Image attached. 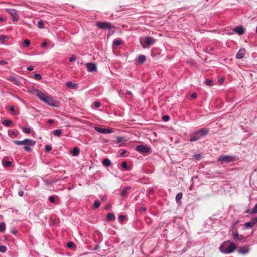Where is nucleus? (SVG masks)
Listing matches in <instances>:
<instances>
[{
  "label": "nucleus",
  "mask_w": 257,
  "mask_h": 257,
  "mask_svg": "<svg viewBox=\"0 0 257 257\" xmlns=\"http://www.w3.org/2000/svg\"><path fill=\"white\" fill-rule=\"evenodd\" d=\"M228 241H224L219 246V250L226 254L230 253L233 252L236 248V245L233 242H230L227 248H224V246H227Z\"/></svg>",
  "instance_id": "obj_1"
},
{
  "label": "nucleus",
  "mask_w": 257,
  "mask_h": 257,
  "mask_svg": "<svg viewBox=\"0 0 257 257\" xmlns=\"http://www.w3.org/2000/svg\"><path fill=\"white\" fill-rule=\"evenodd\" d=\"M38 98L41 101L50 106L54 107H57L58 106L56 101H55L52 97H50L44 93H40L38 94Z\"/></svg>",
  "instance_id": "obj_2"
},
{
  "label": "nucleus",
  "mask_w": 257,
  "mask_h": 257,
  "mask_svg": "<svg viewBox=\"0 0 257 257\" xmlns=\"http://www.w3.org/2000/svg\"><path fill=\"white\" fill-rule=\"evenodd\" d=\"M208 133V131L204 128L198 131L192 133L190 136L189 141L190 142H195L198 140L201 137L206 135Z\"/></svg>",
  "instance_id": "obj_3"
},
{
  "label": "nucleus",
  "mask_w": 257,
  "mask_h": 257,
  "mask_svg": "<svg viewBox=\"0 0 257 257\" xmlns=\"http://www.w3.org/2000/svg\"><path fill=\"white\" fill-rule=\"evenodd\" d=\"M96 26L103 30H110L112 28L111 24L107 22H98L96 23Z\"/></svg>",
  "instance_id": "obj_4"
},
{
  "label": "nucleus",
  "mask_w": 257,
  "mask_h": 257,
  "mask_svg": "<svg viewBox=\"0 0 257 257\" xmlns=\"http://www.w3.org/2000/svg\"><path fill=\"white\" fill-rule=\"evenodd\" d=\"M235 160V157L229 155L221 156L217 159V162H224L230 163Z\"/></svg>",
  "instance_id": "obj_5"
},
{
  "label": "nucleus",
  "mask_w": 257,
  "mask_h": 257,
  "mask_svg": "<svg viewBox=\"0 0 257 257\" xmlns=\"http://www.w3.org/2000/svg\"><path fill=\"white\" fill-rule=\"evenodd\" d=\"M7 12L12 16L13 21H18L19 16L17 13V11L15 9H9L7 10Z\"/></svg>",
  "instance_id": "obj_6"
},
{
  "label": "nucleus",
  "mask_w": 257,
  "mask_h": 257,
  "mask_svg": "<svg viewBox=\"0 0 257 257\" xmlns=\"http://www.w3.org/2000/svg\"><path fill=\"white\" fill-rule=\"evenodd\" d=\"M94 130L96 132L103 134H110L113 132L112 128H101L98 126H95Z\"/></svg>",
  "instance_id": "obj_7"
},
{
  "label": "nucleus",
  "mask_w": 257,
  "mask_h": 257,
  "mask_svg": "<svg viewBox=\"0 0 257 257\" xmlns=\"http://www.w3.org/2000/svg\"><path fill=\"white\" fill-rule=\"evenodd\" d=\"M257 224V217L252 218L250 221L246 222L243 226L244 229L251 228L254 225Z\"/></svg>",
  "instance_id": "obj_8"
},
{
  "label": "nucleus",
  "mask_w": 257,
  "mask_h": 257,
  "mask_svg": "<svg viewBox=\"0 0 257 257\" xmlns=\"http://www.w3.org/2000/svg\"><path fill=\"white\" fill-rule=\"evenodd\" d=\"M87 70L88 72H93L97 70L96 65L94 63H88L86 64Z\"/></svg>",
  "instance_id": "obj_9"
},
{
  "label": "nucleus",
  "mask_w": 257,
  "mask_h": 257,
  "mask_svg": "<svg viewBox=\"0 0 257 257\" xmlns=\"http://www.w3.org/2000/svg\"><path fill=\"white\" fill-rule=\"evenodd\" d=\"M245 54V50L244 48H242L239 50L236 55V58L238 59H242Z\"/></svg>",
  "instance_id": "obj_10"
},
{
  "label": "nucleus",
  "mask_w": 257,
  "mask_h": 257,
  "mask_svg": "<svg viewBox=\"0 0 257 257\" xmlns=\"http://www.w3.org/2000/svg\"><path fill=\"white\" fill-rule=\"evenodd\" d=\"M233 31L239 35H242L244 33V29L241 26L236 27L233 28Z\"/></svg>",
  "instance_id": "obj_11"
},
{
  "label": "nucleus",
  "mask_w": 257,
  "mask_h": 257,
  "mask_svg": "<svg viewBox=\"0 0 257 257\" xmlns=\"http://www.w3.org/2000/svg\"><path fill=\"white\" fill-rule=\"evenodd\" d=\"M35 144L36 141L34 140L28 139L24 140V145L34 146Z\"/></svg>",
  "instance_id": "obj_12"
},
{
  "label": "nucleus",
  "mask_w": 257,
  "mask_h": 257,
  "mask_svg": "<svg viewBox=\"0 0 257 257\" xmlns=\"http://www.w3.org/2000/svg\"><path fill=\"white\" fill-rule=\"evenodd\" d=\"M155 42V40L152 37H146V48L147 45L150 46Z\"/></svg>",
  "instance_id": "obj_13"
},
{
  "label": "nucleus",
  "mask_w": 257,
  "mask_h": 257,
  "mask_svg": "<svg viewBox=\"0 0 257 257\" xmlns=\"http://www.w3.org/2000/svg\"><path fill=\"white\" fill-rule=\"evenodd\" d=\"M249 251V248L248 246H244L243 247H241L239 249H238V252L239 253H241L243 254H246Z\"/></svg>",
  "instance_id": "obj_14"
},
{
  "label": "nucleus",
  "mask_w": 257,
  "mask_h": 257,
  "mask_svg": "<svg viewBox=\"0 0 257 257\" xmlns=\"http://www.w3.org/2000/svg\"><path fill=\"white\" fill-rule=\"evenodd\" d=\"M66 85L67 87L71 88V89H76L77 88V84L74 83H73L71 81L67 82L66 83Z\"/></svg>",
  "instance_id": "obj_15"
},
{
  "label": "nucleus",
  "mask_w": 257,
  "mask_h": 257,
  "mask_svg": "<svg viewBox=\"0 0 257 257\" xmlns=\"http://www.w3.org/2000/svg\"><path fill=\"white\" fill-rule=\"evenodd\" d=\"M232 235L233 238L235 240H241L242 239V236L239 235L236 232H233Z\"/></svg>",
  "instance_id": "obj_16"
},
{
  "label": "nucleus",
  "mask_w": 257,
  "mask_h": 257,
  "mask_svg": "<svg viewBox=\"0 0 257 257\" xmlns=\"http://www.w3.org/2000/svg\"><path fill=\"white\" fill-rule=\"evenodd\" d=\"M102 163L104 167H108L111 165V163L109 159L106 158L102 160Z\"/></svg>",
  "instance_id": "obj_17"
},
{
  "label": "nucleus",
  "mask_w": 257,
  "mask_h": 257,
  "mask_svg": "<svg viewBox=\"0 0 257 257\" xmlns=\"http://www.w3.org/2000/svg\"><path fill=\"white\" fill-rule=\"evenodd\" d=\"M8 79L11 81L14 82L16 84L19 85L20 83L18 78L13 76H9Z\"/></svg>",
  "instance_id": "obj_18"
},
{
  "label": "nucleus",
  "mask_w": 257,
  "mask_h": 257,
  "mask_svg": "<svg viewBox=\"0 0 257 257\" xmlns=\"http://www.w3.org/2000/svg\"><path fill=\"white\" fill-rule=\"evenodd\" d=\"M72 154L74 156H78L80 153V150L77 147H74L72 150Z\"/></svg>",
  "instance_id": "obj_19"
},
{
  "label": "nucleus",
  "mask_w": 257,
  "mask_h": 257,
  "mask_svg": "<svg viewBox=\"0 0 257 257\" xmlns=\"http://www.w3.org/2000/svg\"><path fill=\"white\" fill-rule=\"evenodd\" d=\"M131 189V187H129V186H126L121 191V193H120V195L121 196H125L126 195V193H127V192L130 190Z\"/></svg>",
  "instance_id": "obj_20"
},
{
  "label": "nucleus",
  "mask_w": 257,
  "mask_h": 257,
  "mask_svg": "<svg viewBox=\"0 0 257 257\" xmlns=\"http://www.w3.org/2000/svg\"><path fill=\"white\" fill-rule=\"evenodd\" d=\"M2 123L7 127H10L12 124L13 122L10 120L5 119L2 122Z\"/></svg>",
  "instance_id": "obj_21"
},
{
  "label": "nucleus",
  "mask_w": 257,
  "mask_h": 257,
  "mask_svg": "<svg viewBox=\"0 0 257 257\" xmlns=\"http://www.w3.org/2000/svg\"><path fill=\"white\" fill-rule=\"evenodd\" d=\"M107 218L110 221H114L115 219V217L113 213H108L107 214Z\"/></svg>",
  "instance_id": "obj_22"
},
{
  "label": "nucleus",
  "mask_w": 257,
  "mask_h": 257,
  "mask_svg": "<svg viewBox=\"0 0 257 257\" xmlns=\"http://www.w3.org/2000/svg\"><path fill=\"white\" fill-rule=\"evenodd\" d=\"M122 42L121 40L119 39H114L113 41V45L114 46H118L121 45Z\"/></svg>",
  "instance_id": "obj_23"
},
{
  "label": "nucleus",
  "mask_w": 257,
  "mask_h": 257,
  "mask_svg": "<svg viewBox=\"0 0 257 257\" xmlns=\"http://www.w3.org/2000/svg\"><path fill=\"white\" fill-rule=\"evenodd\" d=\"M137 151L141 153H145V145L138 146L136 148Z\"/></svg>",
  "instance_id": "obj_24"
},
{
  "label": "nucleus",
  "mask_w": 257,
  "mask_h": 257,
  "mask_svg": "<svg viewBox=\"0 0 257 257\" xmlns=\"http://www.w3.org/2000/svg\"><path fill=\"white\" fill-rule=\"evenodd\" d=\"M116 139V142L117 143H119L120 142H124L126 141V140L125 139L124 137H117Z\"/></svg>",
  "instance_id": "obj_25"
},
{
  "label": "nucleus",
  "mask_w": 257,
  "mask_h": 257,
  "mask_svg": "<svg viewBox=\"0 0 257 257\" xmlns=\"http://www.w3.org/2000/svg\"><path fill=\"white\" fill-rule=\"evenodd\" d=\"M6 230V224L4 222L0 223V232H4Z\"/></svg>",
  "instance_id": "obj_26"
},
{
  "label": "nucleus",
  "mask_w": 257,
  "mask_h": 257,
  "mask_svg": "<svg viewBox=\"0 0 257 257\" xmlns=\"http://www.w3.org/2000/svg\"><path fill=\"white\" fill-rule=\"evenodd\" d=\"M183 194L182 193H178L176 196V202H179L181 199L182 198Z\"/></svg>",
  "instance_id": "obj_27"
},
{
  "label": "nucleus",
  "mask_w": 257,
  "mask_h": 257,
  "mask_svg": "<svg viewBox=\"0 0 257 257\" xmlns=\"http://www.w3.org/2000/svg\"><path fill=\"white\" fill-rule=\"evenodd\" d=\"M31 92L33 93V94H36V95L38 97V94L40 93H43L42 91H41L40 90H38V89H35V88H32L31 89Z\"/></svg>",
  "instance_id": "obj_28"
},
{
  "label": "nucleus",
  "mask_w": 257,
  "mask_h": 257,
  "mask_svg": "<svg viewBox=\"0 0 257 257\" xmlns=\"http://www.w3.org/2000/svg\"><path fill=\"white\" fill-rule=\"evenodd\" d=\"M53 134L54 136H60L62 134V131L61 130H56L53 132Z\"/></svg>",
  "instance_id": "obj_29"
},
{
  "label": "nucleus",
  "mask_w": 257,
  "mask_h": 257,
  "mask_svg": "<svg viewBox=\"0 0 257 257\" xmlns=\"http://www.w3.org/2000/svg\"><path fill=\"white\" fill-rule=\"evenodd\" d=\"M100 205V202L98 200H95L93 204V207L94 209H97L99 207Z\"/></svg>",
  "instance_id": "obj_30"
},
{
  "label": "nucleus",
  "mask_w": 257,
  "mask_h": 257,
  "mask_svg": "<svg viewBox=\"0 0 257 257\" xmlns=\"http://www.w3.org/2000/svg\"><path fill=\"white\" fill-rule=\"evenodd\" d=\"M138 61L140 63H143L145 62V55H140L138 57Z\"/></svg>",
  "instance_id": "obj_31"
},
{
  "label": "nucleus",
  "mask_w": 257,
  "mask_h": 257,
  "mask_svg": "<svg viewBox=\"0 0 257 257\" xmlns=\"http://www.w3.org/2000/svg\"><path fill=\"white\" fill-rule=\"evenodd\" d=\"M22 131L24 133H25L27 134H29L31 132V129L29 127H23Z\"/></svg>",
  "instance_id": "obj_32"
},
{
  "label": "nucleus",
  "mask_w": 257,
  "mask_h": 257,
  "mask_svg": "<svg viewBox=\"0 0 257 257\" xmlns=\"http://www.w3.org/2000/svg\"><path fill=\"white\" fill-rule=\"evenodd\" d=\"M34 78L38 80H40L42 79V76L40 74L36 73L34 74Z\"/></svg>",
  "instance_id": "obj_33"
},
{
  "label": "nucleus",
  "mask_w": 257,
  "mask_h": 257,
  "mask_svg": "<svg viewBox=\"0 0 257 257\" xmlns=\"http://www.w3.org/2000/svg\"><path fill=\"white\" fill-rule=\"evenodd\" d=\"M4 165L7 167H10L11 166L12 163L10 161H6L4 163Z\"/></svg>",
  "instance_id": "obj_34"
},
{
  "label": "nucleus",
  "mask_w": 257,
  "mask_h": 257,
  "mask_svg": "<svg viewBox=\"0 0 257 257\" xmlns=\"http://www.w3.org/2000/svg\"><path fill=\"white\" fill-rule=\"evenodd\" d=\"M202 157V155L199 154H195L193 155V158L196 160H199Z\"/></svg>",
  "instance_id": "obj_35"
},
{
  "label": "nucleus",
  "mask_w": 257,
  "mask_h": 257,
  "mask_svg": "<svg viewBox=\"0 0 257 257\" xmlns=\"http://www.w3.org/2000/svg\"><path fill=\"white\" fill-rule=\"evenodd\" d=\"M7 248L5 245H0V252H6L7 251Z\"/></svg>",
  "instance_id": "obj_36"
},
{
  "label": "nucleus",
  "mask_w": 257,
  "mask_h": 257,
  "mask_svg": "<svg viewBox=\"0 0 257 257\" xmlns=\"http://www.w3.org/2000/svg\"><path fill=\"white\" fill-rule=\"evenodd\" d=\"M14 143L17 145H24V140L23 141H14Z\"/></svg>",
  "instance_id": "obj_37"
},
{
  "label": "nucleus",
  "mask_w": 257,
  "mask_h": 257,
  "mask_svg": "<svg viewBox=\"0 0 257 257\" xmlns=\"http://www.w3.org/2000/svg\"><path fill=\"white\" fill-rule=\"evenodd\" d=\"M38 26L39 28H43L44 22L42 20H40L38 22Z\"/></svg>",
  "instance_id": "obj_38"
},
{
  "label": "nucleus",
  "mask_w": 257,
  "mask_h": 257,
  "mask_svg": "<svg viewBox=\"0 0 257 257\" xmlns=\"http://www.w3.org/2000/svg\"><path fill=\"white\" fill-rule=\"evenodd\" d=\"M24 43L26 47H28L30 45V41L28 39H25L24 41Z\"/></svg>",
  "instance_id": "obj_39"
},
{
  "label": "nucleus",
  "mask_w": 257,
  "mask_h": 257,
  "mask_svg": "<svg viewBox=\"0 0 257 257\" xmlns=\"http://www.w3.org/2000/svg\"><path fill=\"white\" fill-rule=\"evenodd\" d=\"M76 57L75 55H72L71 57L69 58V62H74L76 60Z\"/></svg>",
  "instance_id": "obj_40"
},
{
  "label": "nucleus",
  "mask_w": 257,
  "mask_h": 257,
  "mask_svg": "<svg viewBox=\"0 0 257 257\" xmlns=\"http://www.w3.org/2000/svg\"><path fill=\"white\" fill-rule=\"evenodd\" d=\"M30 146H25L24 147V149H25V150H26V151L28 152H31L32 151V149L30 147Z\"/></svg>",
  "instance_id": "obj_41"
},
{
  "label": "nucleus",
  "mask_w": 257,
  "mask_h": 257,
  "mask_svg": "<svg viewBox=\"0 0 257 257\" xmlns=\"http://www.w3.org/2000/svg\"><path fill=\"white\" fill-rule=\"evenodd\" d=\"M50 202L51 203H55V197L53 196H51L49 198Z\"/></svg>",
  "instance_id": "obj_42"
},
{
  "label": "nucleus",
  "mask_w": 257,
  "mask_h": 257,
  "mask_svg": "<svg viewBox=\"0 0 257 257\" xmlns=\"http://www.w3.org/2000/svg\"><path fill=\"white\" fill-rule=\"evenodd\" d=\"M121 166L123 168L126 169L127 168V164L126 162L123 161L121 163Z\"/></svg>",
  "instance_id": "obj_43"
},
{
  "label": "nucleus",
  "mask_w": 257,
  "mask_h": 257,
  "mask_svg": "<svg viewBox=\"0 0 257 257\" xmlns=\"http://www.w3.org/2000/svg\"><path fill=\"white\" fill-rule=\"evenodd\" d=\"M52 150V147L50 145H46L45 146V150L46 152H49Z\"/></svg>",
  "instance_id": "obj_44"
},
{
  "label": "nucleus",
  "mask_w": 257,
  "mask_h": 257,
  "mask_svg": "<svg viewBox=\"0 0 257 257\" xmlns=\"http://www.w3.org/2000/svg\"><path fill=\"white\" fill-rule=\"evenodd\" d=\"M6 39H8V37L3 35H0V41L4 42Z\"/></svg>",
  "instance_id": "obj_45"
},
{
  "label": "nucleus",
  "mask_w": 257,
  "mask_h": 257,
  "mask_svg": "<svg viewBox=\"0 0 257 257\" xmlns=\"http://www.w3.org/2000/svg\"><path fill=\"white\" fill-rule=\"evenodd\" d=\"M205 83L208 86H211L212 85V81L211 80H206Z\"/></svg>",
  "instance_id": "obj_46"
},
{
  "label": "nucleus",
  "mask_w": 257,
  "mask_h": 257,
  "mask_svg": "<svg viewBox=\"0 0 257 257\" xmlns=\"http://www.w3.org/2000/svg\"><path fill=\"white\" fill-rule=\"evenodd\" d=\"M124 219H125L124 216H123L122 215H119V216H118V220L120 222L123 221L124 220Z\"/></svg>",
  "instance_id": "obj_47"
},
{
  "label": "nucleus",
  "mask_w": 257,
  "mask_h": 257,
  "mask_svg": "<svg viewBox=\"0 0 257 257\" xmlns=\"http://www.w3.org/2000/svg\"><path fill=\"white\" fill-rule=\"evenodd\" d=\"M94 105L96 108H98L100 106L101 104L99 101H95Z\"/></svg>",
  "instance_id": "obj_48"
},
{
  "label": "nucleus",
  "mask_w": 257,
  "mask_h": 257,
  "mask_svg": "<svg viewBox=\"0 0 257 257\" xmlns=\"http://www.w3.org/2000/svg\"><path fill=\"white\" fill-rule=\"evenodd\" d=\"M257 213V203L254 206V207H253V208L252 209V210L251 211V213Z\"/></svg>",
  "instance_id": "obj_49"
},
{
  "label": "nucleus",
  "mask_w": 257,
  "mask_h": 257,
  "mask_svg": "<svg viewBox=\"0 0 257 257\" xmlns=\"http://www.w3.org/2000/svg\"><path fill=\"white\" fill-rule=\"evenodd\" d=\"M74 243L72 241H69L67 244V247L69 248L72 247L74 245Z\"/></svg>",
  "instance_id": "obj_50"
},
{
  "label": "nucleus",
  "mask_w": 257,
  "mask_h": 257,
  "mask_svg": "<svg viewBox=\"0 0 257 257\" xmlns=\"http://www.w3.org/2000/svg\"><path fill=\"white\" fill-rule=\"evenodd\" d=\"M9 135L10 136H15L16 135V133L14 131L11 130L9 132Z\"/></svg>",
  "instance_id": "obj_51"
},
{
  "label": "nucleus",
  "mask_w": 257,
  "mask_h": 257,
  "mask_svg": "<svg viewBox=\"0 0 257 257\" xmlns=\"http://www.w3.org/2000/svg\"><path fill=\"white\" fill-rule=\"evenodd\" d=\"M127 153L126 150H123L120 153V157H124L125 156V154Z\"/></svg>",
  "instance_id": "obj_52"
},
{
  "label": "nucleus",
  "mask_w": 257,
  "mask_h": 257,
  "mask_svg": "<svg viewBox=\"0 0 257 257\" xmlns=\"http://www.w3.org/2000/svg\"><path fill=\"white\" fill-rule=\"evenodd\" d=\"M163 119L164 121H167L169 119V117L168 115H164L163 116Z\"/></svg>",
  "instance_id": "obj_53"
},
{
  "label": "nucleus",
  "mask_w": 257,
  "mask_h": 257,
  "mask_svg": "<svg viewBox=\"0 0 257 257\" xmlns=\"http://www.w3.org/2000/svg\"><path fill=\"white\" fill-rule=\"evenodd\" d=\"M224 81V77H221L220 78L219 80H218V83L219 84H223V82Z\"/></svg>",
  "instance_id": "obj_54"
},
{
  "label": "nucleus",
  "mask_w": 257,
  "mask_h": 257,
  "mask_svg": "<svg viewBox=\"0 0 257 257\" xmlns=\"http://www.w3.org/2000/svg\"><path fill=\"white\" fill-rule=\"evenodd\" d=\"M34 69V67L33 66H29L28 68H27V69L29 70V71H32Z\"/></svg>",
  "instance_id": "obj_55"
},
{
  "label": "nucleus",
  "mask_w": 257,
  "mask_h": 257,
  "mask_svg": "<svg viewBox=\"0 0 257 257\" xmlns=\"http://www.w3.org/2000/svg\"><path fill=\"white\" fill-rule=\"evenodd\" d=\"M18 195L19 196H23L24 195V191H19L18 192Z\"/></svg>",
  "instance_id": "obj_56"
},
{
  "label": "nucleus",
  "mask_w": 257,
  "mask_h": 257,
  "mask_svg": "<svg viewBox=\"0 0 257 257\" xmlns=\"http://www.w3.org/2000/svg\"><path fill=\"white\" fill-rule=\"evenodd\" d=\"M110 208V205L109 204H106L104 207V209H109Z\"/></svg>",
  "instance_id": "obj_57"
},
{
  "label": "nucleus",
  "mask_w": 257,
  "mask_h": 257,
  "mask_svg": "<svg viewBox=\"0 0 257 257\" xmlns=\"http://www.w3.org/2000/svg\"><path fill=\"white\" fill-rule=\"evenodd\" d=\"M47 43L46 42H43L41 44V47L44 48L47 46Z\"/></svg>",
  "instance_id": "obj_58"
},
{
  "label": "nucleus",
  "mask_w": 257,
  "mask_h": 257,
  "mask_svg": "<svg viewBox=\"0 0 257 257\" xmlns=\"http://www.w3.org/2000/svg\"><path fill=\"white\" fill-rule=\"evenodd\" d=\"M48 122L49 124H52L54 122V120L52 119H50L48 120Z\"/></svg>",
  "instance_id": "obj_59"
},
{
  "label": "nucleus",
  "mask_w": 257,
  "mask_h": 257,
  "mask_svg": "<svg viewBox=\"0 0 257 257\" xmlns=\"http://www.w3.org/2000/svg\"><path fill=\"white\" fill-rule=\"evenodd\" d=\"M150 151V149L149 147L146 146V153H149Z\"/></svg>",
  "instance_id": "obj_60"
},
{
  "label": "nucleus",
  "mask_w": 257,
  "mask_h": 257,
  "mask_svg": "<svg viewBox=\"0 0 257 257\" xmlns=\"http://www.w3.org/2000/svg\"><path fill=\"white\" fill-rule=\"evenodd\" d=\"M191 97H192V98H196V97H197V94H196V93H194L192 94V95H191Z\"/></svg>",
  "instance_id": "obj_61"
},
{
  "label": "nucleus",
  "mask_w": 257,
  "mask_h": 257,
  "mask_svg": "<svg viewBox=\"0 0 257 257\" xmlns=\"http://www.w3.org/2000/svg\"><path fill=\"white\" fill-rule=\"evenodd\" d=\"M7 64V62L5 61H0V64Z\"/></svg>",
  "instance_id": "obj_62"
},
{
  "label": "nucleus",
  "mask_w": 257,
  "mask_h": 257,
  "mask_svg": "<svg viewBox=\"0 0 257 257\" xmlns=\"http://www.w3.org/2000/svg\"><path fill=\"white\" fill-rule=\"evenodd\" d=\"M10 110L11 111H14L15 110V108H14V106H11L10 108Z\"/></svg>",
  "instance_id": "obj_63"
},
{
  "label": "nucleus",
  "mask_w": 257,
  "mask_h": 257,
  "mask_svg": "<svg viewBox=\"0 0 257 257\" xmlns=\"http://www.w3.org/2000/svg\"><path fill=\"white\" fill-rule=\"evenodd\" d=\"M141 43L143 47L145 48V42H143L142 39L141 40Z\"/></svg>",
  "instance_id": "obj_64"
}]
</instances>
